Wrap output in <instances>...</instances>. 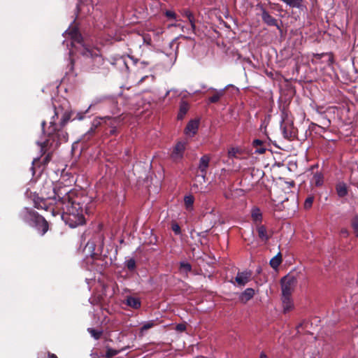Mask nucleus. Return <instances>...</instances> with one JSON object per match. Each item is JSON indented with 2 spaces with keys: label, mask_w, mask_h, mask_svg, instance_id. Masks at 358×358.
<instances>
[{
  "label": "nucleus",
  "mask_w": 358,
  "mask_h": 358,
  "mask_svg": "<svg viewBox=\"0 0 358 358\" xmlns=\"http://www.w3.org/2000/svg\"><path fill=\"white\" fill-rule=\"evenodd\" d=\"M54 107L55 115L50 122L47 131V138L43 142L37 141L42 155H45L50 148H57L61 143L66 142L69 138L68 133L63 128L71 118L73 113L63 111V108L60 106H55Z\"/></svg>",
  "instance_id": "obj_1"
},
{
  "label": "nucleus",
  "mask_w": 358,
  "mask_h": 358,
  "mask_svg": "<svg viewBox=\"0 0 358 358\" xmlns=\"http://www.w3.org/2000/svg\"><path fill=\"white\" fill-rule=\"evenodd\" d=\"M80 198L65 204L58 208L62 210V218L71 228H76L85 224V218L83 214V206L80 203Z\"/></svg>",
  "instance_id": "obj_2"
},
{
  "label": "nucleus",
  "mask_w": 358,
  "mask_h": 358,
  "mask_svg": "<svg viewBox=\"0 0 358 358\" xmlns=\"http://www.w3.org/2000/svg\"><path fill=\"white\" fill-rule=\"evenodd\" d=\"M68 35L71 38V45L73 47L77 48L76 44H79L83 47L81 54L87 58L90 59V61L93 63L92 66V71L99 69L100 66L103 64L104 60L101 55L96 53H94L92 50L85 46L83 44V37L77 29L73 28L70 30L68 32Z\"/></svg>",
  "instance_id": "obj_3"
},
{
  "label": "nucleus",
  "mask_w": 358,
  "mask_h": 358,
  "mask_svg": "<svg viewBox=\"0 0 358 358\" xmlns=\"http://www.w3.org/2000/svg\"><path fill=\"white\" fill-rule=\"evenodd\" d=\"M19 215L24 222L36 227L42 236L49 229L48 221L35 210L25 208L20 213Z\"/></svg>",
  "instance_id": "obj_4"
},
{
  "label": "nucleus",
  "mask_w": 358,
  "mask_h": 358,
  "mask_svg": "<svg viewBox=\"0 0 358 358\" xmlns=\"http://www.w3.org/2000/svg\"><path fill=\"white\" fill-rule=\"evenodd\" d=\"M54 200V206L56 208H60L65 204L73 201L79 197L77 196L76 191L70 189L69 187L58 184L52 187Z\"/></svg>",
  "instance_id": "obj_5"
},
{
  "label": "nucleus",
  "mask_w": 358,
  "mask_h": 358,
  "mask_svg": "<svg viewBox=\"0 0 358 358\" xmlns=\"http://www.w3.org/2000/svg\"><path fill=\"white\" fill-rule=\"evenodd\" d=\"M280 282L282 296H291L297 282L296 278L294 276L288 275L283 277Z\"/></svg>",
  "instance_id": "obj_6"
},
{
  "label": "nucleus",
  "mask_w": 358,
  "mask_h": 358,
  "mask_svg": "<svg viewBox=\"0 0 358 358\" xmlns=\"http://www.w3.org/2000/svg\"><path fill=\"white\" fill-rule=\"evenodd\" d=\"M54 200L52 196H49L47 198H40L38 197L34 199V207L38 209H43L45 210H51L52 213H55V210L56 207H53Z\"/></svg>",
  "instance_id": "obj_7"
},
{
  "label": "nucleus",
  "mask_w": 358,
  "mask_h": 358,
  "mask_svg": "<svg viewBox=\"0 0 358 358\" xmlns=\"http://www.w3.org/2000/svg\"><path fill=\"white\" fill-rule=\"evenodd\" d=\"M186 149V144L184 142H178L174 146L171 154V159L173 162H179L183 158V155Z\"/></svg>",
  "instance_id": "obj_8"
},
{
  "label": "nucleus",
  "mask_w": 358,
  "mask_h": 358,
  "mask_svg": "<svg viewBox=\"0 0 358 358\" xmlns=\"http://www.w3.org/2000/svg\"><path fill=\"white\" fill-rule=\"evenodd\" d=\"M208 92H210L211 95L208 98V103H217L226 94V88L217 90L214 87H210Z\"/></svg>",
  "instance_id": "obj_9"
},
{
  "label": "nucleus",
  "mask_w": 358,
  "mask_h": 358,
  "mask_svg": "<svg viewBox=\"0 0 358 358\" xmlns=\"http://www.w3.org/2000/svg\"><path fill=\"white\" fill-rule=\"evenodd\" d=\"M262 20L268 26L275 27L280 30V26L278 24V20L270 15V13L264 8H262Z\"/></svg>",
  "instance_id": "obj_10"
},
{
  "label": "nucleus",
  "mask_w": 358,
  "mask_h": 358,
  "mask_svg": "<svg viewBox=\"0 0 358 358\" xmlns=\"http://www.w3.org/2000/svg\"><path fill=\"white\" fill-rule=\"evenodd\" d=\"M210 161V157L208 155H203L199 159L198 169L200 171L201 176L203 178L204 181L206 180L207 169L209 166Z\"/></svg>",
  "instance_id": "obj_11"
},
{
  "label": "nucleus",
  "mask_w": 358,
  "mask_h": 358,
  "mask_svg": "<svg viewBox=\"0 0 358 358\" xmlns=\"http://www.w3.org/2000/svg\"><path fill=\"white\" fill-rule=\"evenodd\" d=\"M252 272L250 271H244L243 272H238L235 278V281L240 286H244L251 279Z\"/></svg>",
  "instance_id": "obj_12"
},
{
  "label": "nucleus",
  "mask_w": 358,
  "mask_h": 358,
  "mask_svg": "<svg viewBox=\"0 0 358 358\" xmlns=\"http://www.w3.org/2000/svg\"><path fill=\"white\" fill-rule=\"evenodd\" d=\"M256 229L258 234V236L262 241L267 242L271 237V234H268L266 227L261 224H256Z\"/></svg>",
  "instance_id": "obj_13"
},
{
  "label": "nucleus",
  "mask_w": 358,
  "mask_h": 358,
  "mask_svg": "<svg viewBox=\"0 0 358 358\" xmlns=\"http://www.w3.org/2000/svg\"><path fill=\"white\" fill-rule=\"evenodd\" d=\"M284 138L288 140H293L296 136V129L290 124H285L282 127Z\"/></svg>",
  "instance_id": "obj_14"
},
{
  "label": "nucleus",
  "mask_w": 358,
  "mask_h": 358,
  "mask_svg": "<svg viewBox=\"0 0 358 358\" xmlns=\"http://www.w3.org/2000/svg\"><path fill=\"white\" fill-rule=\"evenodd\" d=\"M336 192L339 198H343L348 194V187L344 182H338L335 186Z\"/></svg>",
  "instance_id": "obj_15"
},
{
  "label": "nucleus",
  "mask_w": 358,
  "mask_h": 358,
  "mask_svg": "<svg viewBox=\"0 0 358 358\" xmlns=\"http://www.w3.org/2000/svg\"><path fill=\"white\" fill-rule=\"evenodd\" d=\"M199 122L196 120H191L185 127V133L188 135L194 136L196 134L199 128Z\"/></svg>",
  "instance_id": "obj_16"
},
{
  "label": "nucleus",
  "mask_w": 358,
  "mask_h": 358,
  "mask_svg": "<svg viewBox=\"0 0 358 358\" xmlns=\"http://www.w3.org/2000/svg\"><path fill=\"white\" fill-rule=\"evenodd\" d=\"M324 174L320 171L315 172L310 180V183L317 187H322L324 184Z\"/></svg>",
  "instance_id": "obj_17"
},
{
  "label": "nucleus",
  "mask_w": 358,
  "mask_h": 358,
  "mask_svg": "<svg viewBox=\"0 0 358 358\" xmlns=\"http://www.w3.org/2000/svg\"><path fill=\"white\" fill-rule=\"evenodd\" d=\"M189 109V104L187 101L182 100L180 103L179 111L177 115L178 120H182L187 113Z\"/></svg>",
  "instance_id": "obj_18"
},
{
  "label": "nucleus",
  "mask_w": 358,
  "mask_h": 358,
  "mask_svg": "<svg viewBox=\"0 0 358 358\" xmlns=\"http://www.w3.org/2000/svg\"><path fill=\"white\" fill-rule=\"evenodd\" d=\"M103 119L105 120V122L107 124V125H108V127L110 128L117 127L119 125H120L122 120L120 116L115 117L106 116Z\"/></svg>",
  "instance_id": "obj_19"
},
{
  "label": "nucleus",
  "mask_w": 358,
  "mask_h": 358,
  "mask_svg": "<svg viewBox=\"0 0 358 358\" xmlns=\"http://www.w3.org/2000/svg\"><path fill=\"white\" fill-rule=\"evenodd\" d=\"M255 295V289L247 288L240 296V301L244 303L250 301Z\"/></svg>",
  "instance_id": "obj_20"
},
{
  "label": "nucleus",
  "mask_w": 358,
  "mask_h": 358,
  "mask_svg": "<svg viewBox=\"0 0 358 358\" xmlns=\"http://www.w3.org/2000/svg\"><path fill=\"white\" fill-rule=\"evenodd\" d=\"M282 302L285 313L289 312L293 308V302L291 296H282Z\"/></svg>",
  "instance_id": "obj_21"
},
{
  "label": "nucleus",
  "mask_w": 358,
  "mask_h": 358,
  "mask_svg": "<svg viewBox=\"0 0 358 358\" xmlns=\"http://www.w3.org/2000/svg\"><path fill=\"white\" fill-rule=\"evenodd\" d=\"M252 146L256 149L255 152L259 154H264L266 150L264 142L260 139H255L252 142Z\"/></svg>",
  "instance_id": "obj_22"
},
{
  "label": "nucleus",
  "mask_w": 358,
  "mask_h": 358,
  "mask_svg": "<svg viewBox=\"0 0 358 358\" xmlns=\"http://www.w3.org/2000/svg\"><path fill=\"white\" fill-rule=\"evenodd\" d=\"M126 304L134 309H138L141 306L140 299L133 296H127L126 299Z\"/></svg>",
  "instance_id": "obj_23"
},
{
  "label": "nucleus",
  "mask_w": 358,
  "mask_h": 358,
  "mask_svg": "<svg viewBox=\"0 0 358 358\" xmlns=\"http://www.w3.org/2000/svg\"><path fill=\"white\" fill-rule=\"evenodd\" d=\"M324 57H328V59L327 61L328 66H331L334 64V55L331 52H324V53H321V54L314 55V57L317 59H320Z\"/></svg>",
  "instance_id": "obj_24"
},
{
  "label": "nucleus",
  "mask_w": 358,
  "mask_h": 358,
  "mask_svg": "<svg viewBox=\"0 0 358 358\" xmlns=\"http://www.w3.org/2000/svg\"><path fill=\"white\" fill-rule=\"evenodd\" d=\"M251 217L256 224H261L262 220V214L258 208H255L252 210Z\"/></svg>",
  "instance_id": "obj_25"
},
{
  "label": "nucleus",
  "mask_w": 358,
  "mask_h": 358,
  "mask_svg": "<svg viewBox=\"0 0 358 358\" xmlns=\"http://www.w3.org/2000/svg\"><path fill=\"white\" fill-rule=\"evenodd\" d=\"M282 262V255L280 252H278L275 257H273L269 262L271 267L274 269L278 268V267L281 264Z\"/></svg>",
  "instance_id": "obj_26"
},
{
  "label": "nucleus",
  "mask_w": 358,
  "mask_h": 358,
  "mask_svg": "<svg viewBox=\"0 0 358 358\" xmlns=\"http://www.w3.org/2000/svg\"><path fill=\"white\" fill-rule=\"evenodd\" d=\"M192 269V265L188 262H181L179 265V271L181 273H184L187 275L189 272H191Z\"/></svg>",
  "instance_id": "obj_27"
},
{
  "label": "nucleus",
  "mask_w": 358,
  "mask_h": 358,
  "mask_svg": "<svg viewBox=\"0 0 358 358\" xmlns=\"http://www.w3.org/2000/svg\"><path fill=\"white\" fill-rule=\"evenodd\" d=\"M127 348H128V347H125V348H122L121 350H113L109 347H106V352L105 357L106 358H111V357L118 355L120 352L125 350Z\"/></svg>",
  "instance_id": "obj_28"
},
{
  "label": "nucleus",
  "mask_w": 358,
  "mask_h": 358,
  "mask_svg": "<svg viewBox=\"0 0 358 358\" xmlns=\"http://www.w3.org/2000/svg\"><path fill=\"white\" fill-rule=\"evenodd\" d=\"M164 15L169 20H175L178 21V15L176 13L175 11L172 10H165L163 12Z\"/></svg>",
  "instance_id": "obj_29"
},
{
  "label": "nucleus",
  "mask_w": 358,
  "mask_h": 358,
  "mask_svg": "<svg viewBox=\"0 0 358 358\" xmlns=\"http://www.w3.org/2000/svg\"><path fill=\"white\" fill-rule=\"evenodd\" d=\"M194 201V198L192 195L185 196L184 198V203L186 209L191 210L192 208Z\"/></svg>",
  "instance_id": "obj_30"
},
{
  "label": "nucleus",
  "mask_w": 358,
  "mask_h": 358,
  "mask_svg": "<svg viewBox=\"0 0 358 358\" xmlns=\"http://www.w3.org/2000/svg\"><path fill=\"white\" fill-rule=\"evenodd\" d=\"M157 324L155 320H150L146 322L140 329L141 334H143L144 331L154 327Z\"/></svg>",
  "instance_id": "obj_31"
},
{
  "label": "nucleus",
  "mask_w": 358,
  "mask_h": 358,
  "mask_svg": "<svg viewBox=\"0 0 358 358\" xmlns=\"http://www.w3.org/2000/svg\"><path fill=\"white\" fill-rule=\"evenodd\" d=\"M87 331L96 340L99 339L101 337L102 334H103V331H102L96 330V329H93V328H88L87 329Z\"/></svg>",
  "instance_id": "obj_32"
},
{
  "label": "nucleus",
  "mask_w": 358,
  "mask_h": 358,
  "mask_svg": "<svg viewBox=\"0 0 358 358\" xmlns=\"http://www.w3.org/2000/svg\"><path fill=\"white\" fill-rule=\"evenodd\" d=\"M63 111H64V109H63ZM65 111H71L73 113V115H71V118L70 119V120H83L84 119V117L85 115V113H84V112L75 113V112H73L72 110H65Z\"/></svg>",
  "instance_id": "obj_33"
},
{
  "label": "nucleus",
  "mask_w": 358,
  "mask_h": 358,
  "mask_svg": "<svg viewBox=\"0 0 358 358\" xmlns=\"http://www.w3.org/2000/svg\"><path fill=\"white\" fill-rule=\"evenodd\" d=\"M241 154V150L237 148H231L228 150V157L230 159L238 158V155Z\"/></svg>",
  "instance_id": "obj_34"
},
{
  "label": "nucleus",
  "mask_w": 358,
  "mask_h": 358,
  "mask_svg": "<svg viewBox=\"0 0 358 358\" xmlns=\"http://www.w3.org/2000/svg\"><path fill=\"white\" fill-rule=\"evenodd\" d=\"M125 266L130 271H133L136 268V261L134 258H131L125 262Z\"/></svg>",
  "instance_id": "obj_35"
},
{
  "label": "nucleus",
  "mask_w": 358,
  "mask_h": 358,
  "mask_svg": "<svg viewBox=\"0 0 358 358\" xmlns=\"http://www.w3.org/2000/svg\"><path fill=\"white\" fill-rule=\"evenodd\" d=\"M351 227L354 230L356 237L358 238V216L356 215L351 220Z\"/></svg>",
  "instance_id": "obj_36"
},
{
  "label": "nucleus",
  "mask_w": 358,
  "mask_h": 358,
  "mask_svg": "<svg viewBox=\"0 0 358 358\" xmlns=\"http://www.w3.org/2000/svg\"><path fill=\"white\" fill-rule=\"evenodd\" d=\"M315 197L313 195H309L305 200L303 203V207L305 209L308 210L310 209L313 203Z\"/></svg>",
  "instance_id": "obj_37"
},
{
  "label": "nucleus",
  "mask_w": 358,
  "mask_h": 358,
  "mask_svg": "<svg viewBox=\"0 0 358 358\" xmlns=\"http://www.w3.org/2000/svg\"><path fill=\"white\" fill-rule=\"evenodd\" d=\"M96 127H92L83 136L84 140H89L95 133Z\"/></svg>",
  "instance_id": "obj_38"
},
{
  "label": "nucleus",
  "mask_w": 358,
  "mask_h": 358,
  "mask_svg": "<svg viewBox=\"0 0 358 358\" xmlns=\"http://www.w3.org/2000/svg\"><path fill=\"white\" fill-rule=\"evenodd\" d=\"M52 156V153L51 152H48L45 157L43 159L42 164L45 166L47 165L51 160Z\"/></svg>",
  "instance_id": "obj_39"
},
{
  "label": "nucleus",
  "mask_w": 358,
  "mask_h": 358,
  "mask_svg": "<svg viewBox=\"0 0 358 358\" xmlns=\"http://www.w3.org/2000/svg\"><path fill=\"white\" fill-rule=\"evenodd\" d=\"M171 229L176 235H179L181 233L180 227L177 223H173Z\"/></svg>",
  "instance_id": "obj_40"
},
{
  "label": "nucleus",
  "mask_w": 358,
  "mask_h": 358,
  "mask_svg": "<svg viewBox=\"0 0 358 358\" xmlns=\"http://www.w3.org/2000/svg\"><path fill=\"white\" fill-rule=\"evenodd\" d=\"M181 15L186 17L187 19H189V17H191L192 16L194 15V14L192 13V12H191L188 9H183L182 10H181Z\"/></svg>",
  "instance_id": "obj_41"
},
{
  "label": "nucleus",
  "mask_w": 358,
  "mask_h": 358,
  "mask_svg": "<svg viewBox=\"0 0 358 358\" xmlns=\"http://www.w3.org/2000/svg\"><path fill=\"white\" fill-rule=\"evenodd\" d=\"M176 329L178 331H184L186 329V326L184 324H178L176 325Z\"/></svg>",
  "instance_id": "obj_42"
},
{
  "label": "nucleus",
  "mask_w": 358,
  "mask_h": 358,
  "mask_svg": "<svg viewBox=\"0 0 358 358\" xmlns=\"http://www.w3.org/2000/svg\"><path fill=\"white\" fill-rule=\"evenodd\" d=\"M341 234L344 237H348L349 236V231L345 228H343L341 230Z\"/></svg>",
  "instance_id": "obj_43"
},
{
  "label": "nucleus",
  "mask_w": 358,
  "mask_h": 358,
  "mask_svg": "<svg viewBox=\"0 0 358 358\" xmlns=\"http://www.w3.org/2000/svg\"><path fill=\"white\" fill-rule=\"evenodd\" d=\"M73 67H74V60H73V58H71L70 59V64H69V71H73Z\"/></svg>",
  "instance_id": "obj_44"
},
{
  "label": "nucleus",
  "mask_w": 358,
  "mask_h": 358,
  "mask_svg": "<svg viewBox=\"0 0 358 358\" xmlns=\"http://www.w3.org/2000/svg\"><path fill=\"white\" fill-rule=\"evenodd\" d=\"M117 134V127L115 128H110V130L109 131V134L111 136H115Z\"/></svg>",
  "instance_id": "obj_45"
},
{
  "label": "nucleus",
  "mask_w": 358,
  "mask_h": 358,
  "mask_svg": "<svg viewBox=\"0 0 358 358\" xmlns=\"http://www.w3.org/2000/svg\"><path fill=\"white\" fill-rule=\"evenodd\" d=\"M187 20H188L189 23L190 24V25L196 23V20H195L194 15H193L191 17H189V19H187Z\"/></svg>",
  "instance_id": "obj_46"
},
{
  "label": "nucleus",
  "mask_w": 358,
  "mask_h": 358,
  "mask_svg": "<svg viewBox=\"0 0 358 358\" xmlns=\"http://www.w3.org/2000/svg\"><path fill=\"white\" fill-rule=\"evenodd\" d=\"M191 26V30H192V32L194 34H196V23L194 24H192L190 25Z\"/></svg>",
  "instance_id": "obj_47"
},
{
  "label": "nucleus",
  "mask_w": 358,
  "mask_h": 358,
  "mask_svg": "<svg viewBox=\"0 0 358 358\" xmlns=\"http://www.w3.org/2000/svg\"><path fill=\"white\" fill-rule=\"evenodd\" d=\"M48 358H57V355L50 352L48 353Z\"/></svg>",
  "instance_id": "obj_48"
},
{
  "label": "nucleus",
  "mask_w": 358,
  "mask_h": 358,
  "mask_svg": "<svg viewBox=\"0 0 358 358\" xmlns=\"http://www.w3.org/2000/svg\"><path fill=\"white\" fill-rule=\"evenodd\" d=\"M180 27V24L172 23V24L169 25V27Z\"/></svg>",
  "instance_id": "obj_49"
},
{
  "label": "nucleus",
  "mask_w": 358,
  "mask_h": 358,
  "mask_svg": "<svg viewBox=\"0 0 358 358\" xmlns=\"http://www.w3.org/2000/svg\"><path fill=\"white\" fill-rule=\"evenodd\" d=\"M181 38L185 39V40H191V41H194V39L189 36H180Z\"/></svg>",
  "instance_id": "obj_50"
},
{
  "label": "nucleus",
  "mask_w": 358,
  "mask_h": 358,
  "mask_svg": "<svg viewBox=\"0 0 358 358\" xmlns=\"http://www.w3.org/2000/svg\"><path fill=\"white\" fill-rule=\"evenodd\" d=\"M179 28H180V29H181L183 32H185V29H186L187 31H188V30H189V29L185 28V27L183 25H182L181 24H180V27H179Z\"/></svg>",
  "instance_id": "obj_51"
},
{
  "label": "nucleus",
  "mask_w": 358,
  "mask_h": 358,
  "mask_svg": "<svg viewBox=\"0 0 358 358\" xmlns=\"http://www.w3.org/2000/svg\"><path fill=\"white\" fill-rule=\"evenodd\" d=\"M148 77V76L142 77L141 79L139 80V83H143Z\"/></svg>",
  "instance_id": "obj_52"
},
{
  "label": "nucleus",
  "mask_w": 358,
  "mask_h": 358,
  "mask_svg": "<svg viewBox=\"0 0 358 358\" xmlns=\"http://www.w3.org/2000/svg\"><path fill=\"white\" fill-rule=\"evenodd\" d=\"M259 358H267V356L264 352H262Z\"/></svg>",
  "instance_id": "obj_53"
},
{
  "label": "nucleus",
  "mask_w": 358,
  "mask_h": 358,
  "mask_svg": "<svg viewBox=\"0 0 358 358\" xmlns=\"http://www.w3.org/2000/svg\"><path fill=\"white\" fill-rule=\"evenodd\" d=\"M40 161V159L37 158V159H34V161H33V166L36 164V163H38V162Z\"/></svg>",
  "instance_id": "obj_54"
},
{
  "label": "nucleus",
  "mask_w": 358,
  "mask_h": 358,
  "mask_svg": "<svg viewBox=\"0 0 358 358\" xmlns=\"http://www.w3.org/2000/svg\"><path fill=\"white\" fill-rule=\"evenodd\" d=\"M45 125V122H43L41 123V126H42V127H43V129H44Z\"/></svg>",
  "instance_id": "obj_55"
},
{
  "label": "nucleus",
  "mask_w": 358,
  "mask_h": 358,
  "mask_svg": "<svg viewBox=\"0 0 358 358\" xmlns=\"http://www.w3.org/2000/svg\"><path fill=\"white\" fill-rule=\"evenodd\" d=\"M317 166H318L317 164L313 165L311 166V169L313 170L315 168H317Z\"/></svg>",
  "instance_id": "obj_56"
},
{
  "label": "nucleus",
  "mask_w": 358,
  "mask_h": 358,
  "mask_svg": "<svg viewBox=\"0 0 358 358\" xmlns=\"http://www.w3.org/2000/svg\"><path fill=\"white\" fill-rule=\"evenodd\" d=\"M261 271H262V268L259 267V268H257V273H260Z\"/></svg>",
  "instance_id": "obj_57"
},
{
  "label": "nucleus",
  "mask_w": 358,
  "mask_h": 358,
  "mask_svg": "<svg viewBox=\"0 0 358 358\" xmlns=\"http://www.w3.org/2000/svg\"><path fill=\"white\" fill-rule=\"evenodd\" d=\"M193 188H198V185H193Z\"/></svg>",
  "instance_id": "obj_58"
},
{
  "label": "nucleus",
  "mask_w": 358,
  "mask_h": 358,
  "mask_svg": "<svg viewBox=\"0 0 358 358\" xmlns=\"http://www.w3.org/2000/svg\"><path fill=\"white\" fill-rule=\"evenodd\" d=\"M80 1H82V0H79Z\"/></svg>",
  "instance_id": "obj_59"
},
{
  "label": "nucleus",
  "mask_w": 358,
  "mask_h": 358,
  "mask_svg": "<svg viewBox=\"0 0 358 358\" xmlns=\"http://www.w3.org/2000/svg\"><path fill=\"white\" fill-rule=\"evenodd\" d=\"M39 358V357H38Z\"/></svg>",
  "instance_id": "obj_60"
}]
</instances>
